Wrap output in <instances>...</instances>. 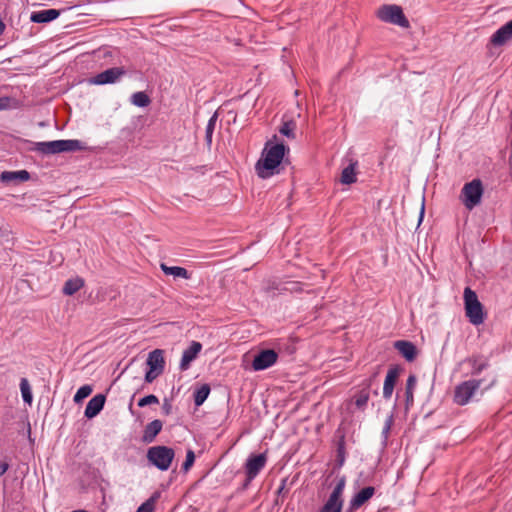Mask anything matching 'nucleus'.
I'll return each instance as SVG.
<instances>
[{"label": "nucleus", "instance_id": "44", "mask_svg": "<svg viewBox=\"0 0 512 512\" xmlns=\"http://www.w3.org/2000/svg\"><path fill=\"white\" fill-rule=\"evenodd\" d=\"M378 375H379L378 371H375L373 374H371L367 379H365L363 381L362 385H364V386H366V387L371 389V387L373 385V382L376 380Z\"/></svg>", "mask_w": 512, "mask_h": 512}, {"label": "nucleus", "instance_id": "27", "mask_svg": "<svg viewBox=\"0 0 512 512\" xmlns=\"http://www.w3.org/2000/svg\"><path fill=\"white\" fill-rule=\"evenodd\" d=\"M417 383V378L414 374L409 375L406 381V387H405V404L406 408H408L410 405L414 402V388Z\"/></svg>", "mask_w": 512, "mask_h": 512}, {"label": "nucleus", "instance_id": "45", "mask_svg": "<svg viewBox=\"0 0 512 512\" xmlns=\"http://www.w3.org/2000/svg\"><path fill=\"white\" fill-rule=\"evenodd\" d=\"M497 382V378L495 375H493L492 377L489 378V381L488 383L483 387L482 391H481V395L483 394L484 391H487L489 390L491 387H493L495 385V383Z\"/></svg>", "mask_w": 512, "mask_h": 512}, {"label": "nucleus", "instance_id": "13", "mask_svg": "<svg viewBox=\"0 0 512 512\" xmlns=\"http://www.w3.org/2000/svg\"><path fill=\"white\" fill-rule=\"evenodd\" d=\"M345 432L341 427L337 428L334 435V443L336 446L335 468H341L346 460V441Z\"/></svg>", "mask_w": 512, "mask_h": 512}, {"label": "nucleus", "instance_id": "23", "mask_svg": "<svg viewBox=\"0 0 512 512\" xmlns=\"http://www.w3.org/2000/svg\"><path fill=\"white\" fill-rule=\"evenodd\" d=\"M300 283L299 282H286L284 285L272 283L266 288V292L271 296H276L277 294H282L285 291H300Z\"/></svg>", "mask_w": 512, "mask_h": 512}, {"label": "nucleus", "instance_id": "50", "mask_svg": "<svg viewBox=\"0 0 512 512\" xmlns=\"http://www.w3.org/2000/svg\"><path fill=\"white\" fill-rule=\"evenodd\" d=\"M373 394H374V395H378V388H376V389L373 391Z\"/></svg>", "mask_w": 512, "mask_h": 512}, {"label": "nucleus", "instance_id": "4", "mask_svg": "<svg viewBox=\"0 0 512 512\" xmlns=\"http://www.w3.org/2000/svg\"><path fill=\"white\" fill-rule=\"evenodd\" d=\"M146 458L151 466L167 471L175 458V451L168 446L156 445L148 448Z\"/></svg>", "mask_w": 512, "mask_h": 512}, {"label": "nucleus", "instance_id": "24", "mask_svg": "<svg viewBox=\"0 0 512 512\" xmlns=\"http://www.w3.org/2000/svg\"><path fill=\"white\" fill-rule=\"evenodd\" d=\"M358 161H352L347 167L342 170L340 181L342 184L350 185L357 181L356 167Z\"/></svg>", "mask_w": 512, "mask_h": 512}, {"label": "nucleus", "instance_id": "47", "mask_svg": "<svg viewBox=\"0 0 512 512\" xmlns=\"http://www.w3.org/2000/svg\"><path fill=\"white\" fill-rule=\"evenodd\" d=\"M9 469V464L7 462H0V477L4 475Z\"/></svg>", "mask_w": 512, "mask_h": 512}, {"label": "nucleus", "instance_id": "41", "mask_svg": "<svg viewBox=\"0 0 512 512\" xmlns=\"http://www.w3.org/2000/svg\"><path fill=\"white\" fill-rule=\"evenodd\" d=\"M287 484H288V478H283L281 480V483H280V486L278 487L277 491H276V494L278 497H282V498H285L287 495H288V488H287Z\"/></svg>", "mask_w": 512, "mask_h": 512}, {"label": "nucleus", "instance_id": "3", "mask_svg": "<svg viewBox=\"0 0 512 512\" xmlns=\"http://www.w3.org/2000/svg\"><path fill=\"white\" fill-rule=\"evenodd\" d=\"M464 309L465 315L469 322L475 326L482 324L485 320L486 313L484 307L479 301L478 296L470 287L464 289Z\"/></svg>", "mask_w": 512, "mask_h": 512}, {"label": "nucleus", "instance_id": "36", "mask_svg": "<svg viewBox=\"0 0 512 512\" xmlns=\"http://www.w3.org/2000/svg\"><path fill=\"white\" fill-rule=\"evenodd\" d=\"M93 391V387L89 384L83 385L76 391L73 401L80 404L85 398L89 397Z\"/></svg>", "mask_w": 512, "mask_h": 512}, {"label": "nucleus", "instance_id": "48", "mask_svg": "<svg viewBox=\"0 0 512 512\" xmlns=\"http://www.w3.org/2000/svg\"><path fill=\"white\" fill-rule=\"evenodd\" d=\"M5 28H6L5 23L3 22L2 19H0V36L4 33Z\"/></svg>", "mask_w": 512, "mask_h": 512}, {"label": "nucleus", "instance_id": "2", "mask_svg": "<svg viewBox=\"0 0 512 512\" xmlns=\"http://www.w3.org/2000/svg\"><path fill=\"white\" fill-rule=\"evenodd\" d=\"M88 147L78 139L53 140L35 143L34 150L45 155L58 154L63 152L84 151Z\"/></svg>", "mask_w": 512, "mask_h": 512}, {"label": "nucleus", "instance_id": "28", "mask_svg": "<svg viewBox=\"0 0 512 512\" xmlns=\"http://www.w3.org/2000/svg\"><path fill=\"white\" fill-rule=\"evenodd\" d=\"M161 269L166 275H173L174 277H180L184 279H189L191 277L188 270L184 267L166 266L165 264H161Z\"/></svg>", "mask_w": 512, "mask_h": 512}, {"label": "nucleus", "instance_id": "38", "mask_svg": "<svg viewBox=\"0 0 512 512\" xmlns=\"http://www.w3.org/2000/svg\"><path fill=\"white\" fill-rule=\"evenodd\" d=\"M194 462H195V453L192 449H188L186 452L185 460L182 463V467H181L182 471L188 472L191 469V467L193 466Z\"/></svg>", "mask_w": 512, "mask_h": 512}, {"label": "nucleus", "instance_id": "17", "mask_svg": "<svg viewBox=\"0 0 512 512\" xmlns=\"http://www.w3.org/2000/svg\"><path fill=\"white\" fill-rule=\"evenodd\" d=\"M67 9L68 8L34 11L30 15V21L37 24L49 23L57 19L61 13L65 12Z\"/></svg>", "mask_w": 512, "mask_h": 512}, {"label": "nucleus", "instance_id": "35", "mask_svg": "<svg viewBox=\"0 0 512 512\" xmlns=\"http://www.w3.org/2000/svg\"><path fill=\"white\" fill-rule=\"evenodd\" d=\"M217 119H218V114L217 112H215L211 117L210 119L208 120V123L206 125V129H205V141H206V144L208 147L211 146L212 144V136H213V132L215 130V126H216V122H217Z\"/></svg>", "mask_w": 512, "mask_h": 512}, {"label": "nucleus", "instance_id": "25", "mask_svg": "<svg viewBox=\"0 0 512 512\" xmlns=\"http://www.w3.org/2000/svg\"><path fill=\"white\" fill-rule=\"evenodd\" d=\"M370 398V388L362 385L360 391L353 396V402L357 409L364 411Z\"/></svg>", "mask_w": 512, "mask_h": 512}, {"label": "nucleus", "instance_id": "39", "mask_svg": "<svg viewBox=\"0 0 512 512\" xmlns=\"http://www.w3.org/2000/svg\"><path fill=\"white\" fill-rule=\"evenodd\" d=\"M158 403H159L158 397L154 394H149V395H146V396L142 397L141 399H139L137 405L142 408V407H145L148 405L158 404Z\"/></svg>", "mask_w": 512, "mask_h": 512}, {"label": "nucleus", "instance_id": "46", "mask_svg": "<svg viewBox=\"0 0 512 512\" xmlns=\"http://www.w3.org/2000/svg\"><path fill=\"white\" fill-rule=\"evenodd\" d=\"M254 479H255V478H249V475H246V478H245L244 482L242 483V485H241V488H240V489H241V490H246V489L250 486L251 482H252Z\"/></svg>", "mask_w": 512, "mask_h": 512}, {"label": "nucleus", "instance_id": "29", "mask_svg": "<svg viewBox=\"0 0 512 512\" xmlns=\"http://www.w3.org/2000/svg\"><path fill=\"white\" fill-rule=\"evenodd\" d=\"M211 388L208 384H203L194 391V404L196 407L201 406L208 398Z\"/></svg>", "mask_w": 512, "mask_h": 512}, {"label": "nucleus", "instance_id": "11", "mask_svg": "<svg viewBox=\"0 0 512 512\" xmlns=\"http://www.w3.org/2000/svg\"><path fill=\"white\" fill-rule=\"evenodd\" d=\"M266 463V453L250 454L244 465L245 475H249V478H256L261 470L265 467Z\"/></svg>", "mask_w": 512, "mask_h": 512}, {"label": "nucleus", "instance_id": "33", "mask_svg": "<svg viewBox=\"0 0 512 512\" xmlns=\"http://www.w3.org/2000/svg\"><path fill=\"white\" fill-rule=\"evenodd\" d=\"M131 103L137 107L144 108L151 103V99L144 91H139L132 94Z\"/></svg>", "mask_w": 512, "mask_h": 512}, {"label": "nucleus", "instance_id": "6", "mask_svg": "<svg viewBox=\"0 0 512 512\" xmlns=\"http://www.w3.org/2000/svg\"><path fill=\"white\" fill-rule=\"evenodd\" d=\"M484 193L482 181L479 178L466 183L461 190V200L468 210H472L481 203Z\"/></svg>", "mask_w": 512, "mask_h": 512}, {"label": "nucleus", "instance_id": "7", "mask_svg": "<svg viewBox=\"0 0 512 512\" xmlns=\"http://www.w3.org/2000/svg\"><path fill=\"white\" fill-rule=\"evenodd\" d=\"M377 17L386 23L398 25L402 28H409L410 23L405 16L403 9L395 4L382 5L377 11Z\"/></svg>", "mask_w": 512, "mask_h": 512}, {"label": "nucleus", "instance_id": "19", "mask_svg": "<svg viewBox=\"0 0 512 512\" xmlns=\"http://www.w3.org/2000/svg\"><path fill=\"white\" fill-rule=\"evenodd\" d=\"M394 348L401 354L407 362H413L418 354L416 345L408 340H397L394 342Z\"/></svg>", "mask_w": 512, "mask_h": 512}, {"label": "nucleus", "instance_id": "16", "mask_svg": "<svg viewBox=\"0 0 512 512\" xmlns=\"http://www.w3.org/2000/svg\"><path fill=\"white\" fill-rule=\"evenodd\" d=\"M202 350V344L198 341H192L188 348H186L181 357L179 368L185 371L189 368L192 361H194Z\"/></svg>", "mask_w": 512, "mask_h": 512}, {"label": "nucleus", "instance_id": "20", "mask_svg": "<svg viewBox=\"0 0 512 512\" xmlns=\"http://www.w3.org/2000/svg\"><path fill=\"white\" fill-rule=\"evenodd\" d=\"M163 422L160 419H154L149 422L143 430L141 441L150 444L155 441L157 435L162 431Z\"/></svg>", "mask_w": 512, "mask_h": 512}, {"label": "nucleus", "instance_id": "40", "mask_svg": "<svg viewBox=\"0 0 512 512\" xmlns=\"http://www.w3.org/2000/svg\"><path fill=\"white\" fill-rule=\"evenodd\" d=\"M394 423V415L391 413L385 420L381 435L384 441H387L391 427Z\"/></svg>", "mask_w": 512, "mask_h": 512}, {"label": "nucleus", "instance_id": "32", "mask_svg": "<svg viewBox=\"0 0 512 512\" xmlns=\"http://www.w3.org/2000/svg\"><path fill=\"white\" fill-rule=\"evenodd\" d=\"M20 391H21V396H22L23 402L28 405H31V403L33 401V394H32L31 386H30L27 378H24V377L21 378Z\"/></svg>", "mask_w": 512, "mask_h": 512}, {"label": "nucleus", "instance_id": "15", "mask_svg": "<svg viewBox=\"0 0 512 512\" xmlns=\"http://www.w3.org/2000/svg\"><path fill=\"white\" fill-rule=\"evenodd\" d=\"M512 39V19L497 29L490 38V43L495 47L505 45Z\"/></svg>", "mask_w": 512, "mask_h": 512}, {"label": "nucleus", "instance_id": "30", "mask_svg": "<svg viewBox=\"0 0 512 512\" xmlns=\"http://www.w3.org/2000/svg\"><path fill=\"white\" fill-rule=\"evenodd\" d=\"M343 504V501L328 497L326 502L319 509V512H342Z\"/></svg>", "mask_w": 512, "mask_h": 512}, {"label": "nucleus", "instance_id": "26", "mask_svg": "<svg viewBox=\"0 0 512 512\" xmlns=\"http://www.w3.org/2000/svg\"><path fill=\"white\" fill-rule=\"evenodd\" d=\"M84 286V280L80 277L68 279L63 286L62 292L67 296H72Z\"/></svg>", "mask_w": 512, "mask_h": 512}, {"label": "nucleus", "instance_id": "5", "mask_svg": "<svg viewBox=\"0 0 512 512\" xmlns=\"http://www.w3.org/2000/svg\"><path fill=\"white\" fill-rule=\"evenodd\" d=\"M486 381L487 378H473L459 383L454 388L453 402L459 406L467 405Z\"/></svg>", "mask_w": 512, "mask_h": 512}, {"label": "nucleus", "instance_id": "21", "mask_svg": "<svg viewBox=\"0 0 512 512\" xmlns=\"http://www.w3.org/2000/svg\"><path fill=\"white\" fill-rule=\"evenodd\" d=\"M466 362L471 367L470 373L472 376H479L482 373V371L490 367L488 358L480 354L468 357L466 359Z\"/></svg>", "mask_w": 512, "mask_h": 512}, {"label": "nucleus", "instance_id": "31", "mask_svg": "<svg viewBox=\"0 0 512 512\" xmlns=\"http://www.w3.org/2000/svg\"><path fill=\"white\" fill-rule=\"evenodd\" d=\"M345 486H346V477L344 475L341 477H338L337 483L335 484L329 497L344 502L343 493H344Z\"/></svg>", "mask_w": 512, "mask_h": 512}, {"label": "nucleus", "instance_id": "42", "mask_svg": "<svg viewBox=\"0 0 512 512\" xmlns=\"http://www.w3.org/2000/svg\"><path fill=\"white\" fill-rule=\"evenodd\" d=\"M162 413L166 416H168L172 413V403H171V400L168 398H165L163 401Z\"/></svg>", "mask_w": 512, "mask_h": 512}, {"label": "nucleus", "instance_id": "8", "mask_svg": "<svg viewBox=\"0 0 512 512\" xmlns=\"http://www.w3.org/2000/svg\"><path fill=\"white\" fill-rule=\"evenodd\" d=\"M146 365L148 369L146 370L144 380L146 383H152L164 372L165 360L163 356V350L155 349L151 351L148 354Z\"/></svg>", "mask_w": 512, "mask_h": 512}, {"label": "nucleus", "instance_id": "49", "mask_svg": "<svg viewBox=\"0 0 512 512\" xmlns=\"http://www.w3.org/2000/svg\"><path fill=\"white\" fill-rule=\"evenodd\" d=\"M423 216H424V202L422 203V207H421V210H420V217H419V221H421V220H422Z\"/></svg>", "mask_w": 512, "mask_h": 512}, {"label": "nucleus", "instance_id": "1", "mask_svg": "<svg viewBox=\"0 0 512 512\" xmlns=\"http://www.w3.org/2000/svg\"><path fill=\"white\" fill-rule=\"evenodd\" d=\"M289 147L284 143H272L268 141L261 153L260 159L255 164V171L259 178L268 179L281 172V165Z\"/></svg>", "mask_w": 512, "mask_h": 512}, {"label": "nucleus", "instance_id": "22", "mask_svg": "<svg viewBox=\"0 0 512 512\" xmlns=\"http://www.w3.org/2000/svg\"><path fill=\"white\" fill-rule=\"evenodd\" d=\"M30 173L27 170L4 171L1 173L0 179L3 183H20L30 179Z\"/></svg>", "mask_w": 512, "mask_h": 512}, {"label": "nucleus", "instance_id": "34", "mask_svg": "<svg viewBox=\"0 0 512 512\" xmlns=\"http://www.w3.org/2000/svg\"><path fill=\"white\" fill-rule=\"evenodd\" d=\"M296 122L294 120H287L282 123L279 128V133L289 139H295Z\"/></svg>", "mask_w": 512, "mask_h": 512}, {"label": "nucleus", "instance_id": "43", "mask_svg": "<svg viewBox=\"0 0 512 512\" xmlns=\"http://www.w3.org/2000/svg\"><path fill=\"white\" fill-rule=\"evenodd\" d=\"M11 101L12 98L9 96L0 97V111L8 109Z\"/></svg>", "mask_w": 512, "mask_h": 512}, {"label": "nucleus", "instance_id": "37", "mask_svg": "<svg viewBox=\"0 0 512 512\" xmlns=\"http://www.w3.org/2000/svg\"><path fill=\"white\" fill-rule=\"evenodd\" d=\"M159 497V493L155 492L149 499L143 502L136 510V512H154L155 502Z\"/></svg>", "mask_w": 512, "mask_h": 512}, {"label": "nucleus", "instance_id": "18", "mask_svg": "<svg viewBox=\"0 0 512 512\" xmlns=\"http://www.w3.org/2000/svg\"><path fill=\"white\" fill-rule=\"evenodd\" d=\"M106 402V395L99 393L92 397L85 408L84 416L87 419H92L96 417L104 408Z\"/></svg>", "mask_w": 512, "mask_h": 512}, {"label": "nucleus", "instance_id": "10", "mask_svg": "<svg viewBox=\"0 0 512 512\" xmlns=\"http://www.w3.org/2000/svg\"><path fill=\"white\" fill-rule=\"evenodd\" d=\"M278 359V353L273 349L260 350L252 361L254 371H263L273 366Z\"/></svg>", "mask_w": 512, "mask_h": 512}, {"label": "nucleus", "instance_id": "12", "mask_svg": "<svg viewBox=\"0 0 512 512\" xmlns=\"http://www.w3.org/2000/svg\"><path fill=\"white\" fill-rule=\"evenodd\" d=\"M402 371V367L400 365L391 366L386 374L384 385H383V398L385 400H389L393 394L396 382Z\"/></svg>", "mask_w": 512, "mask_h": 512}, {"label": "nucleus", "instance_id": "9", "mask_svg": "<svg viewBox=\"0 0 512 512\" xmlns=\"http://www.w3.org/2000/svg\"><path fill=\"white\" fill-rule=\"evenodd\" d=\"M126 74L127 70L124 67H112L91 77L88 82L93 85L114 84Z\"/></svg>", "mask_w": 512, "mask_h": 512}, {"label": "nucleus", "instance_id": "51", "mask_svg": "<svg viewBox=\"0 0 512 512\" xmlns=\"http://www.w3.org/2000/svg\"><path fill=\"white\" fill-rule=\"evenodd\" d=\"M72 512H88V511H86V510H74Z\"/></svg>", "mask_w": 512, "mask_h": 512}, {"label": "nucleus", "instance_id": "14", "mask_svg": "<svg viewBox=\"0 0 512 512\" xmlns=\"http://www.w3.org/2000/svg\"><path fill=\"white\" fill-rule=\"evenodd\" d=\"M375 494L373 486H366L358 491L349 501V506L346 512H353L363 506Z\"/></svg>", "mask_w": 512, "mask_h": 512}]
</instances>
